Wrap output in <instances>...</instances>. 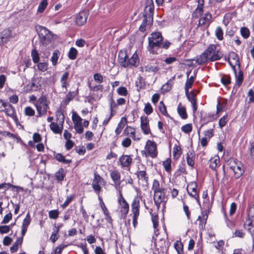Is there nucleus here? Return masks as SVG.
<instances>
[{"label":"nucleus","mask_w":254,"mask_h":254,"mask_svg":"<svg viewBox=\"0 0 254 254\" xmlns=\"http://www.w3.org/2000/svg\"><path fill=\"white\" fill-rule=\"evenodd\" d=\"M140 127L141 130L145 134H148L150 133V129L149 126V120L146 116H142L140 118Z\"/></svg>","instance_id":"16"},{"label":"nucleus","mask_w":254,"mask_h":254,"mask_svg":"<svg viewBox=\"0 0 254 254\" xmlns=\"http://www.w3.org/2000/svg\"><path fill=\"white\" fill-rule=\"evenodd\" d=\"M104 181V179L102 178L97 173H94V179L92 183V187L97 194L99 195V193L101 190V187L100 185L102 182Z\"/></svg>","instance_id":"8"},{"label":"nucleus","mask_w":254,"mask_h":254,"mask_svg":"<svg viewBox=\"0 0 254 254\" xmlns=\"http://www.w3.org/2000/svg\"><path fill=\"white\" fill-rule=\"evenodd\" d=\"M195 153L193 151H190L187 155V162L188 164L193 167L194 164Z\"/></svg>","instance_id":"29"},{"label":"nucleus","mask_w":254,"mask_h":254,"mask_svg":"<svg viewBox=\"0 0 254 254\" xmlns=\"http://www.w3.org/2000/svg\"><path fill=\"white\" fill-rule=\"evenodd\" d=\"M250 30L246 27H243L241 28V34L243 37L247 39L250 36Z\"/></svg>","instance_id":"54"},{"label":"nucleus","mask_w":254,"mask_h":254,"mask_svg":"<svg viewBox=\"0 0 254 254\" xmlns=\"http://www.w3.org/2000/svg\"><path fill=\"white\" fill-rule=\"evenodd\" d=\"M203 12V7L198 6L192 13V17L195 18H197L201 16Z\"/></svg>","instance_id":"44"},{"label":"nucleus","mask_w":254,"mask_h":254,"mask_svg":"<svg viewBox=\"0 0 254 254\" xmlns=\"http://www.w3.org/2000/svg\"><path fill=\"white\" fill-rule=\"evenodd\" d=\"M3 112H4L7 116L12 118L16 123L18 122L15 110L14 107L10 103H7L6 107L4 108Z\"/></svg>","instance_id":"10"},{"label":"nucleus","mask_w":254,"mask_h":254,"mask_svg":"<svg viewBox=\"0 0 254 254\" xmlns=\"http://www.w3.org/2000/svg\"><path fill=\"white\" fill-rule=\"evenodd\" d=\"M74 195H71L69 196H67L65 202L61 205L63 208H65L66 207L68 204L71 202L72 199L74 198Z\"/></svg>","instance_id":"59"},{"label":"nucleus","mask_w":254,"mask_h":254,"mask_svg":"<svg viewBox=\"0 0 254 254\" xmlns=\"http://www.w3.org/2000/svg\"><path fill=\"white\" fill-rule=\"evenodd\" d=\"M36 105L42 106V110H43V114H46L49 107L47 99L46 96H42L39 98Z\"/></svg>","instance_id":"19"},{"label":"nucleus","mask_w":254,"mask_h":254,"mask_svg":"<svg viewBox=\"0 0 254 254\" xmlns=\"http://www.w3.org/2000/svg\"><path fill=\"white\" fill-rule=\"evenodd\" d=\"M215 35L218 40H222L223 39V32L221 27H217L216 28Z\"/></svg>","instance_id":"53"},{"label":"nucleus","mask_w":254,"mask_h":254,"mask_svg":"<svg viewBox=\"0 0 254 254\" xmlns=\"http://www.w3.org/2000/svg\"><path fill=\"white\" fill-rule=\"evenodd\" d=\"M31 222V217L29 213H27L25 218L23 221L22 226L28 228Z\"/></svg>","instance_id":"58"},{"label":"nucleus","mask_w":254,"mask_h":254,"mask_svg":"<svg viewBox=\"0 0 254 254\" xmlns=\"http://www.w3.org/2000/svg\"><path fill=\"white\" fill-rule=\"evenodd\" d=\"M77 54V51L74 48H71L68 54V58L72 60H75L76 58Z\"/></svg>","instance_id":"48"},{"label":"nucleus","mask_w":254,"mask_h":254,"mask_svg":"<svg viewBox=\"0 0 254 254\" xmlns=\"http://www.w3.org/2000/svg\"><path fill=\"white\" fill-rule=\"evenodd\" d=\"M140 198L137 196H135L131 204L132 209H139Z\"/></svg>","instance_id":"47"},{"label":"nucleus","mask_w":254,"mask_h":254,"mask_svg":"<svg viewBox=\"0 0 254 254\" xmlns=\"http://www.w3.org/2000/svg\"><path fill=\"white\" fill-rule=\"evenodd\" d=\"M128 57L126 51L121 50L118 54V62L120 65L124 67H127Z\"/></svg>","instance_id":"14"},{"label":"nucleus","mask_w":254,"mask_h":254,"mask_svg":"<svg viewBox=\"0 0 254 254\" xmlns=\"http://www.w3.org/2000/svg\"><path fill=\"white\" fill-rule=\"evenodd\" d=\"M60 53L58 50L54 51L51 58V61L53 65H57Z\"/></svg>","instance_id":"39"},{"label":"nucleus","mask_w":254,"mask_h":254,"mask_svg":"<svg viewBox=\"0 0 254 254\" xmlns=\"http://www.w3.org/2000/svg\"><path fill=\"white\" fill-rule=\"evenodd\" d=\"M171 159L169 158H167L165 161L163 162V165L166 172L170 173L171 171Z\"/></svg>","instance_id":"45"},{"label":"nucleus","mask_w":254,"mask_h":254,"mask_svg":"<svg viewBox=\"0 0 254 254\" xmlns=\"http://www.w3.org/2000/svg\"><path fill=\"white\" fill-rule=\"evenodd\" d=\"M197 184L195 182H191L189 184L187 187V191L189 194L192 197L196 199L198 198V194L197 192Z\"/></svg>","instance_id":"15"},{"label":"nucleus","mask_w":254,"mask_h":254,"mask_svg":"<svg viewBox=\"0 0 254 254\" xmlns=\"http://www.w3.org/2000/svg\"><path fill=\"white\" fill-rule=\"evenodd\" d=\"M220 162L219 157L218 156H215L211 158L209 160V165L210 168L213 170H216L218 164Z\"/></svg>","instance_id":"28"},{"label":"nucleus","mask_w":254,"mask_h":254,"mask_svg":"<svg viewBox=\"0 0 254 254\" xmlns=\"http://www.w3.org/2000/svg\"><path fill=\"white\" fill-rule=\"evenodd\" d=\"M145 148L148 155L152 158H155L157 156V146L155 142L148 140L146 142Z\"/></svg>","instance_id":"9"},{"label":"nucleus","mask_w":254,"mask_h":254,"mask_svg":"<svg viewBox=\"0 0 254 254\" xmlns=\"http://www.w3.org/2000/svg\"><path fill=\"white\" fill-rule=\"evenodd\" d=\"M143 19L142 24L139 27V30L141 32H144L146 30L145 27L147 25H149L153 22V17L150 16V20L149 19V16L143 14Z\"/></svg>","instance_id":"20"},{"label":"nucleus","mask_w":254,"mask_h":254,"mask_svg":"<svg viewBox=\"0 0 254 254\" xmlns=\"http://www.w3.org/2000/svg\"><path fill=\"white\" fill-rule=\"evenodd\" d=\"M59 212L58 210H51L49 212V216L51 219H57L59 216Z\"/></svg>","instance_id":"62"},{"label":"nucleus","mask_w":254,"mask_h":254,"mask_svg":"<svg viewBox=\"0 0 254 254\" xmlns=\"http://www.w3.org/2000/svg\"><path fill=\"white\" fill-rule=\"evenodd\" d=\"M226 61H228L229 64L232 67L234 71L236 73V65H238L239 67H240V63L239 58L237 54L234 52H232L229 53V57L225 58Z\"/></svg>","instance_id":"6"},{"label":"nucleus","mask_w":254,"mask_h":254,"mask_svg":"<svg viewBox=\"0 0 254 254\" xmlns=\"http://www.w3.org/2000/svg\"><path fill=\"white\" fill-rule=\"evenodd\" d=\"M154 200L158 209H159L161 203L163 204L164 208H165V205L167 202V198L165 197L164 189L154 192Z\"/></svg>","instance_id":"5"},{"label":"nucleus","mask_w":254,"mask_h":254,"mask_svg":"<svg viewBox=\"0 0 254 254\" xmlns=\"http://www.w3.org/2000/svg\"><path fill=\"white\" fill-rule=\"evenodd\" d=\"M227 164L229 168L231 169L232 171L234 169L236 166L238 164V162L237 160L234 158H230L229 159L227 162Z\"/></svg>","instance_id":"46"},{"label":"nucleus","mask_w":254,"mask_h":254,"mask_svg":"<svg viewBox=\"0 0 254 254\" xmlns=\"http://www.w3.org/2000/svg\"><path fill=\"white\" fill-rule=\"evenodd\" d=\"M56 116L57 120H59L62 124L64 123V115L61 110H59L56 112Z\"/></svg>","instance_id":"56"},{"label":"nucleus","mask_w":254,"mask_h":254,"mask_svg":"<svg viewBox=\"0 0 254 254\" xmlns=\"http://www.w3.org/2000/svg\"><path fill=\"white\" fill-rule=\"evenodd\" d=\"M110 176L114 181L115 186L116 187L119 186L121 184V175L120 173L117 170L113 171L111 172Z\"/></svg>","instance_id":"24"},{"label":"nucleus","mask_w":254,"mask_h":254,"mask_svg":"<svg viewBox=\"0 0 254 254\" xmlns=\"http://www.w3.org/2000/svg\"><path fill=\"white\" fill-rule=\"evenodd\" d=\"M72 119L74 124L82 123V119L75 112L72 114Z\"/></svg>","instance_id":"57"},{"label":"nucleus","mask_w":254,"mask_h":254,"mask_svg":"<svg viewBox=\"0 0 254 254\" xmlns=\"http://www.w3.org/2000/svg\"><path fill=\"white\" fill-rule=\"evenodd\" d=\"M235 176L236 178H240L244 173V170L243 165L240 163H238L234 169L233 170Z\"/></svg>","instance_id":"27"},{"label":"nucleus","mask_w":254,"mask_h":254,"mask_svg":"<svg viewBox=\"0 0 254 254\" xmlns=\"http://www.w3.org/2000/svg\"><path fill=\"white\" fill-rule=\"evenodd\" d=\"M174 248L177 251L178 254H183V246L181 242L177 241L174 244Z\"/></svg>","instance_id":"50"},{"label":"nucleus","mask_w":254,"mask_h":254,"mask_svg":"<svg viewBox=\"0 0 254 254\" xmlns=\"http://www.w3.org/2000/svg\"><path fill=\"white\" fill-rule=\"evenodd\" d=\"M24 113L26 116H33L35 115V111L31 107L25 108Z\"/></svg>","instance_id":"64"},{"label":"nucleus","mask_w":254,"mask_h":254,"mask_svg":"<svg viewBox=\"0 0 254 254\" xmlns=\"http://www.w3.org/2000/svg\"><path fill=\"white\" fill-rule=\"evenodd\" d=\"M123 120H124L125 122H127V119L125 118H122L121 119V121L118 124L117 127L116 128L115 130V132L116 135H119L122 130V129L124 128V127L125 126V123L123 122Z\"/></svg>","instance_id":"38"},{"label":"nucleus","mask_w":254,"mask_h":254,"mask_svg":"<svg viewBox=\"0 0 254 254\" xmlns=\"http://www.w3.org/2000/svg\"><path fill=\"white\" fill-rule=\"evenodd\" d=\"M185 93L188 99L191 103L193 112H196L197 109L196 100L195 98L196 94H194L193 91H190L189 93V90H188L187 92H185Z\"/></svg>","instance_id":"17"},{"label":"nucleus","mask_w":254,"mask_h":254,"mask_svg":"<svg viewBox=\"0 0 254 254\" xmlns=\"http://www.w3.org/2000/svg\"><path fill=\"white\" fill-rule=\"evenodd\" d=\"M135 86L137 87V90L138 91H139L141 89L145 87V83L142 76H139L137 78V80L135 82Z\"/></svg>","instance_id":"37"},{"label":"nucleus","mask_w":254,"mask_h":254,"mask_svg":"<svg viewBox=\"0 0 254 254\" xmlns=\"http://www.w3.org/2000/svg\"><path fill=\"white\" fill-rule=\"evenodd\" d=\"M235 76H236V84L235 86H237L238 87H239L242 84L244 80L243 77V72L242 70H239L238 74L236 72Z\"/></svg>","instance_id":"31"},{"label":"nucleus","mask_w":254,"mask_h":254,"mask_svg":"<svg viewBox=\"0 0 254 254\" xmlns=\"http://www.w3.org/2000/svg\"><path fill=\"white\" fill-rule=\"evenodd\" d=\"M65 176L64 170L63 168H61L55 174L56 179L59 181L64 180Z\"/></svg>","instance_id":"40"},{"label":"nucleus","mask_w":254,"mask_h":254,"mask_svg":"<svg viewBox=\"0 0 254 254\" xmlns=\"http://www.w3.org/2000/svg\"><path fill=\"white\" fill-rule=\"evenodd\" d=\"M48 4L47 0H43L39 4L38 8V12L42 13L43 12L45 8H46Z\"/></svg>","instance_id":"51"},{"label":"nucleus","mask_w":254,"mask_h":254,"mask_svg":"<svg viewBox=\"0 0 254 254\" xmlns=\"http://www.w3.org/2000/svg\"><path fill=\"white\" fill-rule=\"evenodd\" d=\"M89 12L88 10H84L80 11L75 17V23L78 26L84 25L87 19Z\"/></svg>","instance_id":"7"},{"label":"nucleus","mask_w":254,"mask_h":254,"mask_svg":"<svg viewBox=\"0 0 254 254\" xmlns=\"http://www.w3.org/2000/svg\"><path fill=\"white\" fill-rule=\"evenodd\" d=\"M228 122L227 116L225 115L222 117L219 121V126L221 128L224 127Z\"/></svg>","instance_id":"63"},{"label":"nucleus","mask_w":254,"mask_h":254,"mask_svg":"<svg viewBox=\"0 0 254 254\" xmlns=\"http://www.w3.org/2000/svg\"><path fill=\"white\" fill-rule=\"evenodd\" d=\"M192 128L191 124H186L182 127V130L186 133H189L191 131Z\"/></svg>","instance_id":"60"},{"label":"nucleus","mask_w":254,"mask_h":254,"mask_svg":"<svg viewBox=\"0 0 254 254\" xmlns=\"http://www.w3.org/2000/svg\"><path fill=\"white\" fill-rule=\"evenodd\" d=\"M142 71L152 72L153 73L157 72L160 68L156 64L152 65L151 64H147L141 67Z\"/></svg>","instance_id":"25"},{"label":"nucleus","mask_w":254,"mask_h":254,"mask_svg":"<svg viewBox=\"0 0 254 254\" xmlns=\"http://www.w3.org/2000/svg\"><path fill=\"white\" fill-rule=\"evenodd\" d=\"M122 168H126L129 170L132 162V159L130 155H123L119 159Z\"/></svg>","instance_id":"11"},{"label":"nucleus","mask_w":254,"mask_h":254,"mask_svg":"<svg viewBox=\"0 0 254 254\" xmlns=\"http://www.w3.org/2000/svg\"><path fill=\"white\" fill-rule=\"evenodd\" d=\"M12 38V32L9 29H5L0 33V46L6 43Z\"/></svg>","instance_id":"12"},{"label":"nucleus","mask_w":254,"mask_h":254,"mask_svg":"<svg viewBox=\"0 0 254 254\" xmlns=\"http://www.w3.org/2000/svg\"><path fill=\"white\" fill-rule=\"evenodd\" d=\"M23 242L22 237H18L17 238L16 242L14 243L13 246L10 247V250L11 253H15L17 251L18 249V246L21 245Z\"/></svg>","instance_id":"33"},{"label":"nucleus","mask_w":254,"mask_h":254,"mask_svg":"<svg viewBox=\"0 0 254 254\" xmlns=\"http://www.w3.org/2000/svg\"><path fill=\"white\" fill-rule=\"evenodd\" d=\"M212 15L210 13H205L203 17L199 19L198 26H201L205 24H209Z\"/></svg>","instance_id":"23"},{"label":"nucleus","mask_w":254,"mask_h":254,"mask_svg":"<svg viewBox=\"0 0 254 254\" xmlns=\"http://www.w3.org/2000/svg\"><path fill=\"white\" fill-rule=\"evenodd\" d=\"M136 174L138 179L143 181L145 185L148 184V176L145 171H138Z\"/></svg>","instance_id":"26"},{"label":"nucleus","mask_w":254,"mask_h":254,"mask_svg":"<svg viewBox=\"0 0 254 254\" xmlns=\"http://www.w3.org/2000/svg\"><path fill=\"white\" fill-rule=\"evenodd\" d=\"M138 64L139 59L138 56L136 53H134L130 59L128 58L127 67H136Z\"/></svg>","instance_id":"22"},{"label":"nucleus","mask_w":254,"mask_h":254,"mask_svg":"<svg viewBox=\"0 0 254 254\" xmlns=\"http://www.w3.org/2000/svg\"><path fill=\"white\" fill-rule=\"evenodd\" d=\"M48 64L47 63H40L38 64L37 66L39 70L41 71H45L48 69Z\"/></svg>","instance_id":"61"},{"label":"nucleus","mask_w":254,"mask_h":254,"mask_svg":"<svg viewBox=\"0 0 254 254\" xmlns=\"http://www.w3.org/2000/svg\"><path fill=\"white\" fill-rule=\"evenodd\" d=\"M222 109H223L222 105H221L220 101H218V103L217 105V113H216V114H212V113L208 114L205 116H204L203 118L201 119V120L202 121L204 122V123L201 125L200 127L197 130V132H198V134L199 135L200 134V129L204 125V124H205L209 122H212V121L216 120L218 117L217 114L219 112L221 111L222 110Z\"/></svg>","instance_id":"4"},{"label":"nucleus","mask_w":254,"mask_h":254,"mask_svg":"<svg viewBox=\"0 0 254 254\" xmlns=\"http://www.w3.org/2000/svg\"><path fill=\"white\" fill-rule=\"evenodd\" d=\"M207 218L208 214L206 211L202 212L201 216H198L196 224L198 225L200 230L203 231L205 229Z\"/></svg>","instance_id":"13"},{"label":"nucleus","mask_w":254,"mask_h":254,"mask_svg":"<svg viewBox=\"0 0 254 254\" xmlns=\"http://www.w3.org/2000/svg\"><path fill=\"white\" fill-rule=\"evenodd\" d=\"M163 38L160 32H156L151 34L148 37V50L150 53L158 54V50L160 48Z\"/></svg>","instance_id":"2"},{"label":"nucleus","mask_w":254,"mask_h":254,"mask_svg":"<svg viewBox=\"0 0 254 254\" xmlns=\"http://www.w3.org/2000/svg\"><path fill=\"white\" fill-rule=\"evenodd\" d=\"M177 111L179 115L183 119H186L188 118L186 108L182 106L181 103L178 105Z\"/></svg>","instance_id":"32"},{"label":"nucleus","mask_w":254,"mask_h":254,"mask_svg":"<svg viewBox=\"0 0 254 254\" xmlns=\"http://www.w3.org/2000/svg\"><path fill=\"white\" fill-rule=\"evenodd\" d=\"M223 54L218 49L216 45H210L204 52L196 60V63L200 65L208 61H215L220 60Z\"/></svg>","instance_id":"1"},{"label":"nucleus","mask_w":254,"mask_h":254,"mask_svg":"<svg viewBox=\"0 0 254 254\" xmlns=\"http://www.w3.org/2000/svg\"><path fill=\"white\" fill-rule=\"evenodd\" d=\"M249 216L251 217V221L249 222L245 227L248 229L250 233L252 234L254 233V228L253 226L251 228H250V227L252 225L253 223L254 224V204L250 208Z\"/></svg>","instance_id":"18"},{"label":"nucleus","mask_w":254,"mask_h":254,"mask_svg":"<svg viewBox=\"0 0 254 254\" xmlns=\"http://www.w3.org/2000/svg\"><path fill=\"white\" fill-rule=\"evenodd\" d=\"M182 154L181 148L180 146L175 145L173 148V156L178 159Z\"/></svg>","instance_id":"49"},{"label":"nucleus","mask_w":254,"mask_h":254,"mask_svg":"<svg viewBox=\"0 0 254 254\" xmlns=\"http://www.w3.org/2000/svg\"><path fill=\"white\" fill-rule=\"evenodd\" d=\"M53 155L54 158L59 162H62L64 164H69L71 162V160L65 159L64 156L61 153L54 152Z\"/></svg>","instance_id":"30"},{"label":"nucleus","mask_w":254,"mask_h":254,"mask_svg":"<svg viewBox=\"0 0 254 254\" xmlns=\"http://www.w3.org/2000/svg\"><path fill=\"white\" fill-rule=\"evenodd\" d=\"M50 127L51 129L55 133H61L62 132V130L63 128V125H62L61 127H60L57 123L54 122L51 123L50 125Z\"/></svg>","instance_id":"34"},{"label":"nucleus","mask_w":254,"mask_h":254,"mask_svg":"<svg viewBox=\"0 0 254 254\" xmlns=\"http://www.w3.org/2000/svg\"><path fill=\"white\" fill-rule=\"evenodd\" d=\"M154 7H145L143 11V14L149 16V19L150 20V16L153 17Z\"/></svg>","instance_id":"52"},{"label":"nucleus","mask_w":254,"mask_h":254,"mask_svg":"<svg viewBox=\"0 0 254 254\" xmlns=\"http://www.w3.org/2000/svg\"><path fill=\"white\" fill-rule=\"evenodd\" d=\"M194 80V77L191 76L189 79H187L185 86V92H187V90L191 88Z\"/></svg>","instance_id":"43"},{"label":"nucleus","mask_w":254,"mask_h":254,"mask_svg":"<svg viewBox=\"0 0 254 254\" xmlns=\"http://www.w3.org/2000/svg\"><path fill=\"white\" fill-rule=\"evenodd\" d=\"M88 86L90 89V91H102L103 90V86L102 85H95L94 86L91 85V82L90 81H88Z\"/></svg>","instance_id":"41"},{"label":"nucleus","mask_w":254,"mask_h":254,"mask_svg":"<svg viewBox=\"0 0 254 254\" xmlns=\"http://www.w3.org/2000/svg\"><path fill=\"white\" fill-rule=\"evenodd\" d=\"M31 56L34 63H38L39 61V56L36 49H33L31 52Z\"/></svg>","instance_id":"55"},{"label":"nucleus","mask_w":254,"mask_h":254,"mask_svg":"<svg viewBox=\"0 0 254 254\" xmlns=\"http://www.w3.org/2000/svg\"><path fill=\"white\" fill-rule=\"evenodd\" d=\"M158 107H159V110L160 112L163 115H164L167 117H170L169 115L167 113L166 107L165 105V104H164L163 101L160 102L159 105Z\"/></svg>","instance_id":"42"},{"label":"nucleus","mask_w":254,"mask_h":254,"mask_svg":"<svg viewBox=\"0 0 254 254\" xmlns=\"http://www.w3.org/2000/svg\"><path fill=\"white\" fill-rule=\"evenodd\" d=\"M36 30L38 34L40 44L41 45L46 47L52 42L53 34L49 30L45 27L38 26L36 27Z\"/></svg>","instance_id":"3"},{"label":"nucleus","mask_w":254,"mask_h":254,"mask_svg":"<svg viewBox=\"0 0 254 254\" xmlns=\"http://www.w3.org/2000/svg\"><path fill=\"white\" fill-rule=\"evenodd\" d=\"M78 94V91H72L68 92L65 96V98L64 100V103L66 105L68 104L69 102L73 100L74 98Z\"/></svg>","instance_id":"36"},{"label":"nucleus","mask_w":254,"mask_h":254,"mask_svg":"<svg viewBox=\"0 0 254 254\" xmlns=\"http://www.w3.org/2000/svg\"><path fill=\"white\" fill-rule=\"evenodd\" d=\"M124 133L126 135H130L132 137V138L135 140V128L133 127H132L130 126H127L126 128L125 129L124 131Z\"/></svg>","instance_id":"35"},{"label":"nucleus","mask_w":254,"mask_h":254,"mask_svg":"<svg viewBox=\"0 0 254 254\" xmlns=\"http://www.w3.org/2000/svg\"><path fill=\"white\" fill-rule=\"evenodd\" d=\"M121 198H122V207L121 208L122 217L123 218L125 219L128 212L129 205L124 199L122 195H121Z\"/></svg>","instance_id":"21"}]
</instances>
